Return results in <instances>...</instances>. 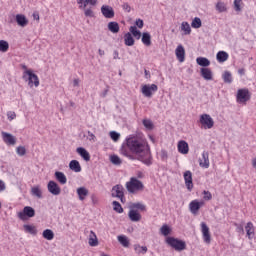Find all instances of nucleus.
Listing matches in <instances>:
<instances>
[{
  "label": "nucleus",
  "mask_w": 256,
  "mask_h": 256,
  "mask_svg": "<svg viewBox=\"0 0 256 256\" xmlns=\"http://www.w3.org/2000/svg\"><path fill=\"white\" fill-rule=\"evenodd\" d=\"M127 148L120 149L121 155L130 159V161H141L147 167L153 165V156H151V148L147 141L135 135H130L126 138Z\"/></svg>",
  "instance_id": "1"
},
{
  "label": "nucleus",
  "mask_w": 256,
  "mask_h": 256,
  "mask_svg": "<svg viewBox=\"0 0 256 256\" xmlns=\"http://www.w3.org/2000/svg\"><path fill=\"white\" fill-rule=\"evenodd\" d=\"M126 189L128 193L135 194L137 191H143L145 189V185L139 179L135 177H131L130 181L126 182Z\"/></svg>",
  "instance_id": "2"
},
{
  "label": "nucleus",
  "mask_w": 256,
  "mask_h": 256,
  "mask_svg": "<svg viewBox=\"0 0 256 256\" xmlns=\"http://www.w3.org/2000/svg\"><path fill=\"white\" fill-rule=\"evenodd\" d=\"M24 81H28V87H39V76L33 70H26L22 76Z\"/></svg>",
  "instance_id": "3"
},
{
  "label": "nucleus",
  "mask_w": 256,
  "mask_h": 256,
  "mask_svg": "<svg viewBox=\"0 0 256 256\" xmlns=\"http://www.w3.org/2000/svg\"><path fill=\"white\" fill-rule=\"evenodd\" d=\"M166 243L169 247L175 249V251H185V249H187V243L175 237L166 238Z\"/></svg>",
  "instance_id": "4"
},
{
  "label": "nucleus",
  "mask_w": 256,
  "mask_h": 256,
  "mask_svg": "<svg viewBox=\"0 0 256 256\" xmlns=\"http://www.w3.org/2000/svg\"><path fill=\"white\" fill-rule=\"evenodd\" d=\"M35 216V209L31 206H26L23 208V211L18 212V217L21 221H27Z\"/></svg>",
  "instance_id": "5"
},
{
  "label": "nucleus",
  "mask_w": 256,
  "mask_h": 256,
  "mask_svg": "<svg viewBox=\"0 0 256 256\" xmlns=\"http://www.w3.org/2000/svg\"><path fill=\"white\" fill-rule=\"evenodd\" d=\"M251 99V93L249 89H239L236 95L237 103H247Z\"/></svg>",
  "instance_id": "6"
},
{
  "label": "nucleus",
  "mask_w": 256,
  "mask_h": 256,
  "mask_svg": "<svg viewBox=\"0 0 256 256\" xmlns=\"http://www.w3.org/2000/svg\"><path fill=\"white\" fill-rule=\"evenodd\" d=\"M159 87L157 84H145L142 86L141 93L144 95V97L151 98L153 97V93H156L158 91Z\"/></svg>",
  "instance_id": "7"
},
{
  "label": "nucleus",
  "mask_w": 256,
  "mask_h": 256,
  "mask_svg": "<svg viewBox=\"0 0 256 256\" xmlns=\"http://www.w3.org/2000/svg\"><path fill=\"white\" fill-rule=\"evenodd\" d=\"M200 123L204 126V129H213L215 125V121H213V118L209 114H202L200 116Z\"/></svg>",
  "instance_id": "8"
},
{
  "label": "nucleus",
  "mask_w": 256,
  "mask_h": 256,
  "mask_svg": "<svg viewBox=\"0 0 256 256\" xmlns=\"http://www.w3.org/2000/svg\"><path fill=\"white\" fill-rule=\"evenodd\" d=\"M47 189L51 195H61V187H59V184L53 180L48 182Z\"/></svg>",
  "instance_id": "9"
},
{
  "label": "nucleus",
  "mask_w": 256,
  "mask_h": 256,
  "mask_svg": "<svg viewBox=\"0 0 256 256\" xmlns=\"http://www.w3.org/2000/svg\"><path fill=\"white\" fill-rule=\"evenodd\" d=\"M101 13L106 19H113L115 17V10L109 5H103L101 7Z\"/></svg>",
  "instance_id": "10"
},
{
  "label": "nucleus",
  "mask_w": 256,
  "mask_h": 256,
  "mask_svg": "<svg viewBox=\"0 0 256 256\" xmlns=\"http://www.w3.org/2000/svg\"><path fill=\"white\" fill-rule=\"evenodd\" d=\"M2 139L6 145H15L17 143V138L9 132H2Z\"/></svg>",
  "instance_id": "11"
},
{
  "label": "nucleus",
  "mask_w": 256,
  "mask_h": 256,
  "mask_svg": "<svg viewBox=\"0 0 256 256\" xmlns=\"http://www.w3.org/2000/svg\"><path fill=\"white\" fill-rule=\"evenodd\" d=\"M201 229L204 242L207 244L211 243V233L209 232V226H207L205 222H202Z\"/></svg>",
  "instance_id": "12"
},
{
  "label": "nucleus",
  "mask_w": 256,
  "mask_h": 256,
  "mask_svg": "<svg viewBox=\"0 0 256 256\" xmlns=\"http://www.w3.org/2000/svg\"><path fill=\"white\" fill-rule=\"evenodd\" d=\"M184 180L187 190L193 191V174L191 173V171L187 170L186 172H184Z\"/></svg>",
  "instance_id": "13"
},
{
  "label": "nucleus",
  "mask_w": 256,
  "mask_h": 256,
  "mask_svg": "<svg viewBox=\"0 0 256 256\" xmlns=\"http://www.w3.org/2000/svg\"><path fill=\"white\" fill-rule=\"evenodd\" d=\"M199 165L202 169H209V152L204 151L202 156L199 158Z\"/></svg>",
  "instance_id": "14"
},
{
  "label": "nucleus",
  "mask_w": 256,
  "mask_h": 256,
  "mask_svg": "<svg viewBox=\"0 0 256 256\" xmlns=\"http://www.w3.org/2000/svg\"><path fill=\"white\" fill-rule=\"evenodd\" d=\"M112 191H115V193H112V197H123V195H125V188H123V185L121 184H117L115 186L112 187Z\"/></svg>",
  "instance_id": "15"
},
{
  "label": "nucleus",
  "mask_w": 256,
  "mask_h": 256,
  "mask_svg": "<svg viewBox=\"0 0 256 256\" xmlns=\"http://www.w3.org/2000/svg\"><path fill=\"white\" fill-rule=\"evenodd\" d=\"M200 75L205 79V81H212L213 80V71L209 68H201Z\"/></svg>",
  "instance_id": "16"
},
{
  "label": "nucleus",
  "mask_w": 256,
  "mask_h": 256,
  "mask_svg": "<svg viewBox=\"0 0 256 256\" xmlns=\"http://www.w3.org/2000/svg\"><path fill=\"white\" fill-rule=\"evenodd\" d=\"M175 53L178 61L180 63H183V61H185V48L183 47V45H178L175 50Z\"/></svg>",
  "instance_id": "17"
},
{
  "label": "nucleus",
  "mask_w": 256,
  "mask_h": 256,
  "mask_svg": "<svg viewBox=\"0 0 256 256\" xmlns=\"http://www.w3.org/2000/svg\"><path fill=\"white\" fill-rule=\"evenodd\" d=\"M178 151L182 155H187L189 153V144L185 140H180L178 142Z\"/></svg>",
  "instance_id": "18"
},
{
  "label": "nucleus",
  "mask_w": 256,
  "mask_h": 256,
  "mask_svg": "<svg viewBox=\"0 0 256 256\" xmlns=\"http://www.w3.org/2000/svg\"><path fill=\"white\" fill-rule=\"evenodd\" d=\"M202 205H203V202H199L197 200H193L192 202H190L189 207H190L191 213H193V215H197Z\"/></svg>",
  "instance_id": "19"
},
{
  "label": "nucleus",
  "mask_w": 256,
  "mask_h": 256,
  "mask_svg": "<svg viewBox=\"0 0 256 256\" xmlns=\"http://www.w3.org/2000/svg\"><path fill=\"white\" fill-rule=\"evenodd\" d=\"M245 231L248 239H253L255 237V226H253V222H248L245 226Z\"/></svg>",
  "instance_id": "20"
},
{
  "label": "nucleus",
  "mask_w": 256,
  "mask_h": 256,
  "mask_svg": "<svg viewBox=\"0 0 256 256\" xmlns=\"http://www.w3.org/2000/svg\"><path fill=\"white\" fill-rule=\"evenodd\" d=\"M128 217L130 221H133L134 223L141 221V214L137 210L130 209Z\"/></svg>",
  "instance_id": "21"
},
{
  "label": "nucleus",
  "mask_w": 256,
  "mask_h": 256,
  "mask_svg": "<svg viewBox=\"0 0 256 256\" xmlns=\"http://www.w3.org/2000/svg\"><path fill=\"white\" fill-rule=\"evenodd\" d=\"M16 23L17 25H19V27H27V25H29V20H27V17H25V15L17 14Z\"/></svg>",
  "instance_id": "22"
},
{
  "label": "nucleus",
  "mask_w": 256,
  "mask_h": 256,
  "mask_svg": "<svg viewBox=\"0 0 256 256\" xmlns=\"http://www.w3.org/2000/svg\"><path fill=\"white\" fill-rule=\"evenodd\" d=\"M76 152L78 153V155H80V157H82V159H84V161H91V155L87 152L85 148L78 147L76 149Z\"/></svg>",
  "instance_id": "23"
},
{
  "label": "nucleus",
  "mask_w": 256,
  "mask_h": 256,
  "mask_svg": "<svg viewBox=\"0 0 256 256\" xmlns=\"http://www.w3.org/2000/svg\"><path fill=\"white\" fill-rule=\"evenodd\" d=\"M124 45H126V47H133V45H135V38H133L130 32L124 35Z\"/></svg>",
  "instance_id": "24"
},
{
  "label": "nucleus",
  "mask_w": 256,
  "mask_h": 256,
  "mask_svg": "<svg viewBox=\"0 0 256 256\" xmlns=\"http://www.w3.org/2000/svg\"><path fill=\"white\" fill-rule=\"evenodd\" d=\"M69 169L74 173H81V164L77 160H71L69 163Z\"/></svg>",
  "instance_id": "25"
},
{
  "label": "nucleus",
  "mask_w": 256,
  "mask_h": 256,
  "mask_svg": "<svg viewBox=\"0 0 256 256\" xmlns=\"http://www.w3.org/2000/svg\"><path fill=\"white\" fill-rule=\"evenodd\" d=\"M88 243H89L90 247H97V245H99V240L97 239V234H95V232H93V230L90 231Z\"/></svg>",
  "instance_id": "26"
},
{
  "label": "nucleus",
  "mask_w": 256,
  "mask_h": 256,
  "mask_svg": "<svg viewBox=\"0 0 256 256\" xmlns=\"http://www.w3.org/2000/svg\"><path fill=\"white\" fill-rule=\"evenodd\" d=\"M54 177L60 185H65L67 183V176H65L63 172L56 171Z\"/></svg>",
  "instance_id": "27"
},
{
  "label": "nucleus",
  "mask_w": 256,
  "mask_h": 256,
  "mask_svg": "<svg viewBox=\"0 0 256 256\" xmlns=\"http://www.w3.org/2000/svg\"><path fill=\"white\" fill-rule=\"evenodd\" d=\"M77 195L80 199V201H85V197L89 195V190L85 187H79L77 188Z\"/></svg>",
  "instance_id": "28"
},
{
  "label": "nucleus",
  "mask_w": 256,
  "mask_h": 256,
  "mask_svg": "<svg viewBox=\"0 0 256 256\" xmlns=\"http://www.w3.org/2000/svg\"><path fill=\"white\" fill-rule=\"evenodd\" d=\"M216 59H217L218 63H225V61H227V59H229V54L225 51H219L216 54Z\"/></svg>",
  "instance_id": "29"
},
{
  "label": "nucleus",
  "mask_w": 256,
  "mask_h": 256,
  "mask_svg": "<svg viewBox=\"0 0 256 256\" xmlns=\"http://www.w3.org/2000/svg\"><path fill=\"white\" fill-rule=\"evenodd\" d=\"M196 63H197V65H199L202 68H207V67H209V65H211V61H209V59H207L205 57H198L196 59Z\"/></svg>",
  "instance_id": "30"
},
{
  "label": "nucleus",
  "mask_w": 256,
  "mask_h": 256,
  "mask_svg": "<svg viewBox=\"0 0 256 256\" xmlns=\"http://www.w3.org/2000/svg\"><path fill=\"white\" fill-rule=\"evenodd\" d=\"M77 3L80 9H85V7H87V5H97V0H77Z\"/></svg>",
  "instance_id": "31"
},
{
  "label": "nucleus",
  "mask_w": 256,
  "mask_h": 256,
  "mask_svg": "<svg viewBox=\"0 0 256 256\" xmlns=\"http://www.w3.org/2000/svg\"><path fill=\"white\" fill-rule=\"evenodd\" d=\"M42 237L47 241H53L55 239V233L51 229H45L42 233Z\"/></svg>",
  "instance_id": "32"
},
{
  "label": "nucleus",
  "mask_w": 256,
  "mask_h": 256,
  "mask_svg": "<svg viewBox=\"0 0 256 256\" xmlns=\"http://www.w3.org/2000/svg\"><path fill=\"white\" fill-rule=\"evenodd\" d=\"M130 209L134 211H146L147 207L141 202L132 203Z\"/></svg>",
  "instance_id": "33"
},
{
  "label": "nucleus",
  "mask_w": 256,
  "mask_h": 256,
  "mask_svg": "<svg viewBox=\"0 0 256 256\" xmlns=\"http://www.w3.org/2000/svg\"><path fill=\"white\" fill-rule=\"evenodd\" d=\"M222 79L224 83L228 85H231V83H233V75L229 71H224V73L222 74Z\"/></svg>",
  "instance_id": "34"
},
{
  "label": "nucleus",
  "mask_w": 256,
  "mask_h": 256,
  "mask_svg": "<svg viewBox=\"0 0 256 256\" xmlns=\"http://www.w3.org/2000/svg\"><path fill=\"white\" fill-rule=\"evenodd\" d=\"M119 23L116 22V21H112V22H109L108 23V30L111 32V33H119Z\"/></svg>",
  "instance_id": "35"
},
{
  "label": "nucleus",
  "mask_w": 256,
  "mask_h": 256,
  "mask_svg": "<svg viewBox=\"0 0 256 256\" xmlns=\"http://www.w3.org/2000/svg\"><path fill=\"white\" fill-rule=\"evenodd\" d=\"M31 195H33V197H37L38 199H43V192L39 186L31 188Z\"/></svg>",
  "instance_id": "36"
},
{
  "label": "nucleus",
  "mask_w": 256,
  "mask_h": 256,
  "mask_svg": "<svg viewBox=\"0 0 256 256\" xmlns=\"http://www.w3.org/2000/svg\"><path fill=\"white\" fill-rule=\"evenodd\" d=\"M142 43L146 45V47H150L151 45V34L149 32L142 33Z\"/></svg>",
  "instance_id": "37"
},
{
  "label": "nucleus",
  "mask_w": 256,
  "mask_h": 256,
  "mask_svg": "<svg viewBox=\"0 0 256 256\" xmlns=\"http://www.w3.org/2000/svg\"><path fill=\"white\" fill-rule=\"evenodd\" d=\"M215 7L218 13H225L227 11V4H225V2L218 1Z\"/></svg>",
  "instance_id": "38"
},
{
  "label": "nucleus",
  "mask_w": 256,
  "mask_h": 256,
  "mask_svg": "<svg viewBox=\"0 0 256 256\" xmlns=\"http://www.w3.org/2000/svg\"><path fill=\"white\" fill-rule=\"evenodd\" d=\"M24 231L30 233V235H37V228L33 225L26 224L24 225Z\"/></svg>",
  "instance_id": "39"
},
{
  "label": "nucleus",
  "mask_w": 256,
  "mask_h": 256,
  "mask_svg": "<svg viewBox=\"0 0 256 256\" xmlns=\"http://www.w3.org/2000/svg\"><path fill=\"white\" fill-rule=\"evenodd\" d=\"M203 23L201 22V18L199 17H195L193 20H192V23H191V27L193 29H201Z\"/></svg>",
  "instance_id": "40"
},
{
  "label": "nucleus",
  "mask_w": 256,
  "mask_h": 256,
  "mask_svg": "<svg viewBox=\"0 0 256 256\" xmlns=\"http://www.w3.org/2000/svg\"><path fill=\"white\" fill-rule=\"evenodd\" d=\"M118 241L122 247H129V238L125 235L118 236Z\"/></svg>",
  "instance_id": "41"
},
{
  "label": "nucleus",
  "mask_w": 256,
  "mask_h": 256,
  "mask_svg": "<svg viewBox=\"0 0 256 256\" xmlns=\"http://www.w3.org/2000/svg\"><path fill=\"white\" fill-rule=\"evenodd\" d=\"M181 31H184V35H191V26L188 22H182Z\"/></svg>",
  "instance_id": "42"
},
{
  "label": "nucleus",
  "mask_w": 256,
  "mask_h": 256,
  "mask_svg": "<svg viewBox=\"0 0 256 256\" xmlns=\"http://www.w3.org/2000/svg\"><path fill=\"white\" fill-rule=\"evenodd\" d=\"M0 51L1 53H7L9 51V42L0 40Z\"/></svg>",
  "instance_id": "43"
},
{
  "label": "nucleus",
  "mask_w": 256,
  "mask_h": 256,
  "mask_svg": "<svg viewBox=\"0 0 256 256\" xmlns=\"http://www.w3.org/2000/svg\"><path fill=\"white\" fill-rule=\"evenodd\" d=\"M160 233H162L164 237H167V235L171 234V227H169V225L167 224L162 225V227L160 228Z\"/></svg>",
  "instance_id": "44"
},
{
  "label": "nucleus",
  "mask_w": 256,
  "mask_h": 256,
  "mask_svg": "<svg viewBox=\"0 0 256 256\" xmlns=\"http://www.w3.org/2000/svg\"><path fill=\"white\" fill-rule=\"evenodd\" d=\"M134 250L137 251L138 254L145 255L147 253V246H141L139 244L134 245Z\"/></svg>",
  "instance_id": "45"
},
{
  "label": "nucleus",
  "mask_w": 256,
  "mask_h": 256,
  "mask_svg": "<svg viewBox=\"0 0 256 256\" xmlns=\"http://www.w3.org/2000/svg\"><path fill=\"white\" fill-rule=\"evenodd\" d=\"M113 209L116 213H123V206H121V203L117 201L112 202Z\"/></svg>",
  "instance_id": "46"
},
{
  "label": "nucleus",
  "mask_w": 256,
  "mask_h": 256,
  "mask_svg": "<svg viewBox=\"0 0 256 256\" xmlns=\"http://www.w3.org/2000/svg\"><path fill=\"white\" fill-rule=\"evenodd\" d=\"M110 161L113 165H121V163H123L121 158L117 155L110 156Z\"/></svg>",
  "instance_id": "47"
},
{
  "label": "nucleus",
  "mask_w": 256,
  "mask_h": 256,
  "mask_svg": "<svg viewBox=\"0 0 256 256\" xmlns=\"http://www.w3.org/2000/svg\"><path fill=\"white\" fill-rule=\"evenodd\" d=\"M142 123H143L144 127L148 129V131H153V127H154V126H153V122H152L151 120H149V119H144V120L142 121Z\"/></svg>",
  "instance_id": "48"
},
{
  "label": "nucleus",
  "mask_w": 256,
  "mask_h": 256,
  "mask_svg": "<svg viewBox=\"0 0 256 256\" xmlns=\"http://www.w3.org/2000/svg\"><path fill=\"white\" fill-rule=\"evenodd\" d=\"M16 153L20 157H23L24 155H27V149H25V146H18L16 148Z\"/></svg>",
  "instance_id": "49"
},
{
  "label": "nucleus",
  "mask_w": 256,
  "mask_h": 256,
  "mask_svg": "<svg viewBox=\"0 0 256 256\" xmlns=\"http://www.w3.org/2000/svg\"><path fill=\"white\" fill-rule=\"evenodd\" d=\"M110 137H111L112 141L117 142V141H119L121 134H119L117 131H111Z\"/></svg>",
  "instance_id": "50"
},
{
  "label": "nucleus",
  "mask_w": 256,
  "mask_h": 256,
  "mask_svg": "<svg viewBox=\"0 0 256 256\" xmlns=\"http://www.w3.org/2000/svg\"><path fill=\"white\" fill-rule=\"evenodd\" d=\"M234 227H236L237 233H242V235L245 234V229L243 228V224L234 223Z\"/></svg>",
  "instance_id": "51"
},
{
  "label": "nucleus",
  "mask_w": 256,
  "mask_h": 256,
  "mask_svg": "<svg viewBox=\"0 0 256 256\" xmlns=\"http://www.w3.org/2000/svg\"><path fill=\"white\" fill-rule=\"evenodd\" d=\"M243 0H234V10L241 11V3Z\"/></svg>",
  "instance_id": "52"
},
{
  "label": "nucleus",
  "mask_w": 256,
  "mask_h": 256,
  "mask_svg": "<svg viewBox=\"0 0 256 256\" xmlns=\"http://www.w3.org/2000/svg\"><path fill=\"white\" fill-rule=\"evenodd\" d=\"M203 194L205 201H211V199H213V195H211V192L204 190Z\"/></svg>",
  "instance_id": "53"
},
{
  "label": "nucleus",
  "mask_w": 256,
  "mask_h": 256,
  "mask_svg": "<svg viewBox=\"0 0 256 256\" xmlns=\"http://www.w3.org/2000/svg\"><path fill=\"white\" fill-rule=\"evenodd\" d=\"M135 25H136V27H137L138 29H143V25H145V23L143 22L142 19H137V20L135 21Z\"/></svg>",
  "instance_id": "54"
},
{
  "label": "nucleus",
  "mask_w": 256,
  "mask_h": 256,
  "mask_svg": "<svg viewBox=\"0 0 256 256\" xmlns=\"http://www.w3.org/2000/svg\"><path fill=\"white\" fill-rule=\"evenodd\" d=\"M122 9L126 11V13H131V6L127 2L122 5Z\"/></svg>",
  "instance_id": "55"
},
{
  "label": "nucleus",
  "mask_w": 256,
  "mask_h": 256,
  "mask_svg": "<svg viewBox=\"0 0 256 256\" xmlns=\"http://www.w3.org/2000/svg\"><path fill=\"white\" fill-rule=\"evenodd\" d=\"M162 161H167L168 159V154H167V151L166 150H161V155H160Z\"/></svg>",
  "instance_id": "56"
},
{
  "label": "nucleus",
  "mask_w": 256,
  "mask_h": 256,
  "mask_svg": "<svg viewBox=\"0 0 256 256\" xmlns=\"http://www.w3.org/2000/svg\"><path fill=\"white\" fill-rule=\"evenodd\" d=\"M7 117H8V119H9L10 121H13V119H15V117H17V114H15V112H13V111H9V112L7 113Z\"/></svg>",
  "instance_id": "57"
},
{
  "label": "nucleus",
  "mask_w": 256,
  "mask_h": 256,
  "mask_svg": "<svg viewBox=\"0 0 256 256\" xmlns=\"http://www.w3.org/2000/svg\"><path fill=\"white\" fill-rule=\"evenodd\" d=\"M84 15H85V17H94L93 10H91L89 8L86 9L84 12Z\"/></svg>",
  "instance_id": "58"
},
{
  "label": "nucleus",
  "mask_w": 256,
  "mask_h": 256,
  "mask_svg": "<svg viewBox=\"0 0 256 256\" xmlns=\"http://www.w3.org/2000/svg\"><path fill=\"white\" fill-rule=\"evenodd\" d=\"M132 35L133 37H135V39H141V37L143 36V34H141L139 30H136Z\"/></svg>",
  "instance_id": "59"
},
{
  "label": "nucleus",
  "mask_w": 256,
  "mask_h": 256,
  "mask_svg": "<svg viewBox=\"0 0 256 256\" xmlns=\"http://www.w3.org/2000/svg\"><path fill=\"white\" fill-rule=\"evenodd\" d=\"M89 141H97V137L91 131H88Z\"/></svg>",
  "instance_id": "60"
},
{
  "label": "nucleus",
  "mask_w": 256,
  "mask_h": 256,
  "mask_svg": "<svg viewBox=\"0 0 256 256\" xmlns=\"http://www.w3.org/2000/svg\"><path fill=\"white\" fill-rule=\"evenodd\" d=\"M129 31H130L131 35H133L134 33H136V31H138V30H137V26H131V27L129 28Z\"/></svg>",
  "instance_id": "61"
},
{
  "label": "nucleus",
  "mask_w": 256,
  "mask_h": 256,
  "mask_svg": "<svg viewBox=\"0 0 256 256\" xmlns=\"http://www.w3.org/2000/svg\"><path fill=\"white\" fill-rule=\"evenodd\" d=\"M113 59H121V58L119 57V51L114 50V52H113Z\"/></svg>",
  "instance_id": "62"
},
{
  "label": "nucleus",
  "mask_w": 256,
  "mask_h": 256,
  "mask_svg": "<svg viewBox=\"0 0 256 256\" xmlns=\"http://www.w3.org/2000/svg\"><path fill=\"white\" fill-rule=\"evenodd\" d=\"M0 191H5V182L3 180H0Z\"/></svg>",
  "instance_id": "63"
},
{
  "label": "nucleus",
  "mask_w": 256,
  "mask_h": 256,
  "mask_svg": "<svg viewBox=\"0 0 256 256\" xmlns=\"http://www.w3.org/2000/svg\"><path fill=\"white\" fill-rule=\"evenodd\" d=\"M33 18H34L36 21H39V12H34V13H33Z\"/></svg>",
  "instance_id": "64"
}]
</instances>
